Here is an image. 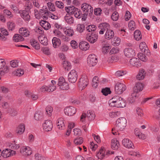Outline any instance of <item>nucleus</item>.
Instances as JSON below:
<instances>
[{"instance_id": "obj_64", "label": "nucleus", "mask_w": 160, "mask_h": 160, "mask_svg": "<svg viewBox=\"0 0 160 160\" xmlns=\"http://www.w3.org/2000/svg\"><path fill=\"white\" fill-rule=\"evenodd\" d=\"M35 159L36 160H44L45 158L43 157L41 155L38 153L36 154L35 155Z\"/></svg>"}, {"instance_id": "obj_35", "label": "nucleus", "mask_w": 160, "mask_h": 160, "mask_svg": "<svg viewBox=\"0 0 160 160\" xmlns=\"http://www.w3.org/2000/svg\"><path fill=\"white\" fill-rule=\"evenodd\" d=\"M10 149H6L2 151V156L4 158L9 157L11 155L10 152Z\"/></svg>"}, {"instance_id": "obj_63", "label": "nucleus", "mask_w": 160, "mask_h": 160, "mask_svg": "<svg viewBox=\"0 0 160 160\" xmlns=\"http://www.w3.org/2000/svg\"><path fill=\"white\" fill-rule=\"evenodd\" d=\"M71 45L72 47L74 49L77 48L78 47L77 43L74 40L71 41Z\"/></svg>"}, {"instance_id": "obj_60", "label": "nucleus", "mask_w": 160, "mask_h": 160, "mask_svg": "<svg viewBox=\"0 0 160 160\" xmlns=\"http://www.w3.org/2000/svg\"><path fill=\"white\" fill-rule=\"evenodd\" d=\"M98 147V145L94 144L93 142H90V148L93 151H95Z\"/></svg>"}, {"instance_id": "obj_61", "label": "nucleus", "mask_w": 160, "mask_h": 160, "mask_svg": "<svg viewBox=\"0 0 160 160\" xmlns=\"http://www.w3.org/2000/svg\"><path fill=\"white\" fill-rule=\"evenodd\" d=\"M134 133L137 136H138V137H140V134H141V135L142 136H143L144 134H142L141 132H140L139 130L137 128H136L134 130Z\"/></svg>"}, {"instance_id": "obj_47", "label": "nucleus", "mask_w": 160, "mask_h": 160, "mask_svg": "<svg viewBox=\"0 0 160 160\" xmlns=\"http://www.w3.org/2000/svg\"><path fill=\"white\" fill-rule=\"evenodd\" d=\"M96 28V26L94 25H89L86 27L87 30L88 32L95 31Z\"/></svg>"}, {"instance_id": "obj_34", "label": "nucleus", "mask_w": 160, "mask_h": 160, "mask_svg": "<svg viewBox=\"0 0 160 160\" xmlns=\"http://www.w3.org/2000/svg\"><path fill=\"white\" fill-rule=\"evenodd\" d=\"M134 36L137 41H139L141 39V33L140 31L136 30L135 31L134 33Z\"/></svg>"}, {"instance_id": "obj_23", "label": "nucleus", "mask_w": 160, "mask_h": 160, "mask_svg": "<svg viewBox=\"0 0 160 160\" xmlns=\"http://www.w3.org/2000/svg\"><path fill=\"white\" fill-rule=\"evenodd\" d=\"M79 47L81 50L83 51H86L89 49V46L88 42L85 41H82L79 43Z\"/></svg>"}, {"instance_id": "obj_22", "label": "nucleus", "mask_w": 160, "mask_h": 160, "mask_svg": "<svg viewBox=\"0 0 160 160\" xmlns=\"http://www.w3.org/2000/svg\"><path fill=\"white\" fill-rule=\"evenodd\" d=\"M114 35V33L113 31L110 29L106 31L104 35V37L105 39L107 40H110L113 38Z\"/></svg>"}, {"instance_id": "obj_26", "label": "nucleus", "mask_w": 160, "mask_h": 160, "mask_svg": "<svg viewBox=\"0 0 160 160\" xmlns=\"http://www.w3.org/2000/svg\"><path fill=\"white\" fill-rule=\"evenodd\" d=\"M144 85L140 82H138L136 83L135 86L133 89L135 92H139L142 90L144 87Z\"/></svg>"}, {"instance_id": "obj_52", "label": "nucleus", "mask_w": 160, "mask_h": 160, "mask_svg": "<svg viewBox=\"0 0 160 160\" xmlns=\"http://www.w3.org/2000/svg\"><path fill=\"white\" fill-rule=\"evenodd\" d=\"M119 15L117 12H114L111 16V18L112 20L114 21H117Z\"/></svg>"}, {"instance_id": "obj_20", "label": "nucleus", "mask_w": 160, "mask_h": 160, "mask_svg": "<svg viewBox=\"0 0 160 160\" xmlns=\"http://www.w3.org/2000/svg\"><path fill=\"white\" fill-rule=\"evenodd\" d=\"M53 32L56 36H57L62 40L64 41L67 40L68 38L67 37H66L65 36L63 35L62 33L60 31L58 30H54L53 31Z\"/></svg>"}, {"instance_id": "obj_51", "label": "nucleus", "mask_w": 160, "mask_h": 160, "mask_svg": "<svg viewBox=\"0 0 160 160\" xmlns=\"http://www.w3.org/2000/svg\"><path fill=\"white\" fill-rule=\"evenodd\" d=\"M52 110V108L51 106H48L46 108V111L48 116H51Z\"/></svg>"}, {"instance_id": "obj_41", "label": "nucleus", "mask_w": 160, "mask_h": 160, "mask_svg": "<svg viewBox=\"0 0 160 160\" xmlns=\"http://www.w3.org/2000/svg\"><path fill=\"white\" fill-rule=\"evenodd\" d=\"M99 78L98 77H94L92 80V86L94 88H96L97 87L98 83V79Z\"/></svg>"}, {"instance_id": "obj_12", "label": "nucleus", "mask_w": 160, "mask_h": 160, "mask_svg": "<svg viewBox=\"0 0 160 160\" xmlns=\"http://www.w3.org/2000/svg\"><path fill=\"white\" fill-rule=\"evenodd\" d=\"M29 11L25 9L19 11L21 16L25 21H28L30 19V16L29 15Z\"/></svg>"}, {"instance_id": "obj_38", "label": "nucleus", "mask_w": 160, "mask_h": 160, "mask_svg": "<svg viewBox=\"0 0 160 160\" xmlns=\"http://www.w3.org/2000/svg\"><path fill=\"white\" fill-rule=\"evenodd\" d=\"M85 27L84 24H80L77 25V26L76 30L77 32L82 33L85 30Z\"/></svg>"}, {"instance_id": "obj_37", "label": "nucleus", "mask_w": 160, "mask_h": 160, "mask_svg": "<svg viewBox=\"0 0 160 160\" xmlns=\"http://www.w3.org/2000/svg\"><path fill=\"white\" fill-rule=\"evenodd\" d=\"M24 73V71L21 68L18 69L16 71H14L13 73L16 76L20 77Z\"/></svg>"}, {"instance_id": "obj_44", "label": "nucleus", "mask_w": 160, "mask_h": 160, "mask_svg": "<svg viewBox=\"0 0 160 160\" xmlns=\"http://www.w3.org/2000/svg\"><path fill=\"white\" fill-rule=\"evenodd\" d=\"M6 62L4 59L2 58L0 59V69L3 68L5 67V68L8 69V67L6 66Z\"/></svg>"}, {"instance_id": "obj_28", "label": "nucleus", "mask_w": 160, "mask_h": 160, "mask_svg": "<svg viewBox=\"0 0 160 160\" xmlns=\"http://www.w3.org/2000/svg\"><path fill=\"white\" fill-rule=\"evenodd\" d=\"M57 125L58 128L59 129H64L65 127L64 119L62 118H59L57 120Z\"/></svg>"}, {"instance_id": "obj_9", "label": "nucleus", "mask_w": 160, "mask_h": 160, "mask_svg": "<svg viewBox=\"0 0 160 160\" xmlns=\"http://www.w3.org/2000/svg\"><path fill=\"white\" fill-rule=\"evenodd\" d=\"M98 28L100 31L99 32L100 34H103L105 31L109 30L110 26L109 24L108 23L103 22L100 23L98 26Z\"/></svg>"}, {"instance_id": "obj_4", "label": "nucleus", "mask_w": 160, "mask_h": 160, "mask_svg": "<svg viewBox=\"0 0 160 160\" xmlns=\"http://www.w3.org/2000/svg\"><path fill=\"white\" fill-rule=\"evenodd\" d=\"M126 88V85L122 83L118 82L115 87V91L116 93L119 94L122 93Z\"/></svg>"}, {"instance_id": "obj_19", "label": "nucleus", "mask_w": 160, "mask_h": 160, "mask_svg": "<svg viewBox=\"0 0 160 160\" xmlns=\"http://www.w3.org/2000/svg\"><path fill=\"white\" fill-rule=\"evenodd\" d=\"M138 92H135L133 89V92L132 93L131 97L128 98V100L130 103H133L138 99Z\"/></svg>"}, {"instance_id": "obj_15", "label": "nucleus", "mask_w": 160, "mask_h": 160, "mask_svg": "<svg viewBox=\"0 0 160 160\" xmlns=\"http://www.w3.org/2000/svg\"><path fill=\"white\" fill-rule=\"evenodd\" d=\"M122 144L126 148L128 149H134V147L132 142L128 138H124L122 140Z\"/></svg>"}, {"instance_id": "obj_49", "label": "nucleus", "mask_w": 160, "mask_h": 160, "mask_svg": "<svg viewBox=\"0 0 160 160\" xmlns=\"http://www.w3.org/2000/svg\"><path fill=\"white\" fill-rule=\"evenodd\" d=\"M60 89L62 90H66L69 88L68 84L67 82L64 83L63 84L58 85Z\"/></svg>"}, {"instance_id": "obj_50", "label": "nucleus", "mask_w": 160, "mask_h": 160, "mask_svg": "<svg viewBox=\"0 0 160 160\" xmlns=\"http://www.w3.org/2000/svg\"><path fill=\"white\" fill-rule=\"evenodd\" d=\"M47 6L50 11L53 12L55 10L54 4L51 2L47 3Z\"/></svg>"}, {"instance_id": "obj_31", "label": "nucleus", "mask_w": 160, "mask_h": 160, "mask_svg": "<svg viewBox=\"0 0 160 160\" xmlns=\"http://www.w3.org/2000/svg\"><path fill=\"white\" fill-rule=\"evenodd\" d=\"M66 22L68 24H72L74 22L73 18L69 14H67L64 17Z\"/></svg>"}, {"instance_id": "obj_55", "label": "nucleus", "mask_w": 160, "mask_h": 160, "mask_svg": "<svg viewBox=\"0 0 160 160\" xmlns=\"http://www.w3.org/2000/svg\"><path fill=\"white\" fill-rule=\"evenodd\" d=\"M146 45L145 42H142L140 44L139 48L142 52H145L146 49Z\"/></svg>"}, {"instance_id": "obj_40", "label": "nucleus", "mask_w": 160, "mask_h": 160, "mask_svg": "<svg viewBox=\"0 0 160 160\" xmlns=\"http://www.w3.org/2000/svg\"><path fill=\"white\" fill-rule=\"evenodd\" d=\"M128 25L130 30L132 31H133L136 28L135 23L134 21L131 20L129 22Z\"/></svg>"}, {"instance_id": "obj_39", "label": "nucleus", "mask_w": 160, "mask_h": 160, "mask_svg": "<svg viewBox=\"0 0 160 160\" xmlns=\"http://www.w3.org/2000/svg\"><path fill=\"white\" fill-rule=\"evenodd\" d=\"M83 142V138L81 137L76 138L73 141L74 143L77 145L82 144Z\"/></svg>"}, {"instance_id": "obj_2", "label": "nucleus", "mask_w": 160, "mask_h": 160, "mask_svg": "<svg viewBox=\"0 0 160 160\" xmlns=\"http://www.w3.org/2000/svg\"><path fill=\"white\" fill-rule=\"evenodd\" d=\"M108 104L111 107L117 108H123L126 105L124 100L119 96H114L109 100Z\"/></svg>"}, {"instance_id": "obj_36", "label": "nucleus", "mask_w": 160, "mask_h": 160, "mask_svg": "<svg viewBox=\"0 0 160 160\" xmlns=\"http://www.w3.org/2000/svg\"><path fill=\"white\" fill-rule=\"evenodd\" d=\"M13 40L15 42H18L24 40V38L20 34H15L13 37Z\"/></svg>"}, {"instance_id": "obj_48", "label": "nucleus", "mask_w": 160, "mask_h": 160, "mask_svg": "<svg viewBox=\"0 0 160 160\" xmlns=\"http://www.w3.org/2000/svg\"><path fill=\"white\" fill-rule=\"evenodd\" d=\"M25 7V9L29 11L32 7V2L29 0L27 1L26 2Z\"/></svg>"}, {"instance_id": "obj_62", "label": "nucleus", "mask_w": 160, "mask_h": 160, "mask_svg": "<svg viewBox=\"0 0 160 160\" xmlns=\"http://www.w3.org/2000/svg\"><path fill=\"white\" fill-rule=\"evenodd\" d=\"M60 49L62 52H66L68 50V48L67 45L63 44L61 46Z\"/></svg>"}, {"instance_id": "obj_24", "label": "nucleus", "mask_w": 160, "mask_h": 160, "mask_svg": "<svg viewBox=\"0 0 160 160\" xmlns=\"http://www.w3.org/2000/svg\"><path fill=\"white\" fill-rule=\"evenodd\" d=\"M130 64L133 66L138 67L139 66L140 63H139V60L137 58H132L129 61Z\"/></svg>"}, {"instance_id": "obj_21", "label": "nucleus", "mask_w": 160, "mask_h": 160, "mask_svg": "<svg viewBox=\"0 0 160 160\" xmlns=\"http://www.w3.org/2000/svg\"><path fill=\"white\" fill-rule=\"evenodd\" d=\"M111 147L113 149H118L120 147L119 142L116 138L113 139L112 140Z\"/></svg>"}, {"instance_id": "obj_58", "label": "nucleus", "mask_w": 160, "mask_h": 160, "mask_svg": "<svg viewBox=\"0 0 160 160\" xmlns=\"http://www.w3.org/2000/svg\"><path fill=\"white\" fill-rule=\"evenodd\" d=\"M131 15L130 12L127 11L126 12L125 15V19L126 21H128L129 20L131 17Z\"/></svg>"}, {"instance_id": "obj_53", "label": "nucleus", "mask_w": 160, "mask_h": 160, "mask_svg": "<svg viewBox=\"0 0 160 160\" xmlns=\"http://www.w3.org/2000/svg\"><path fill=\"white\" fill-rule=\"evenodd\" d=\"M119 33L121 37L124 38H127L128 33H127L124 30L121 29L119 31Z\"/></svg>"}, {"instance_id": "obj_57", "label": "nucleus", "mask_w": 160, "mask_h": 160, "mask_svg": "<svg viewBox=\"0 0 160 160\" xmlns=\"http://www.w3.org/2000/svg\"><path fill=\"white\" fill-rule=\"evenodd\" d=\"M41 51L45 54L48 55L50 54L49 49L48 47H44L42 48Z\"/></svg>"}, {"instance_id": "obj_13", "label": "nucleus", "mask_w": 160, "mask_h": 160, "mask_svg": "<svg viewBox=\"0 0 160 160\" xmlns=\"http://www.w3.org/2000/svg\"><path fill=\"white\" fill-rule=\"evenodd\" d=\"M64 111L65 114L72 116L74 115L76 112V109L72 106H69L64 109Z\"/></svg>"}, {"instance_id": "obj_29", "label": "nucleus", "mask_w": 160, "mask_h": 160, "mask_svg": "<svg viewBox=\"0 0 160 160\" xmlns=\"http://www.w3.org/2000/svg\"><path fill=\"white\" fill-rule=\"evenodd\" d=\"M19 33L23 36L28 37L30 35V32L27 29L22 28L19 29Z\"/></svg>"}, {"instance_id": "obj_32", "label": "nucleus", "mask_w": 160, "mask_h": 160, "mask_svg": "<svg viewBox=\"0 0 160 160\" xmlns=\"http://www.w3.org/2000/svg\"><path fill=\"white\" fill-rule=\"evenodd\" d=\"M31 45L34 48L37 50H39L40 48L39 44L34 39H32L30 41Z\"/></svg>"}, {"instance_id": "obj_25", "label": "nucleus", "mask_w": 160, "mask_h": 160, "mask_svg": "<svg viewBox=\"0 0 160 160\" xmlns=\"http://www.w3.org/2000/svg\"><path fill=\"white\" fill-rule=\"evenodd\" d=\"M39 23L41 26L46 30H48L51 27L50 23L46 20H42L40 21Z\"/></svg>"}, {"instance_id": "obj_46", "label": "nucleus", "mask_w": 160, "mask_h": 160, "mask_svg": "<svg viewBox=\"0 0 160 160\" xmlns=\"http://www.w3.org/2000/svg\"><path fill=\"white\" fill-rule=\"evenodd\" d=\"M101 92L102 94L105 96H107L108 94H110L111 91L110 89L108 88H106L102 89Z\"/></svg>"}, {"instance_id": "obj_17", "label": "nucleus", "mask_w": 160, "mask_h": 160, "mask_svg": "<svg viewBox=\"0 0 160 160\" xmlns=\"http://www.w3.org/2000/svg\"><path fill=\"white\" fill-rule=\"evenodd\" d=\"M106 150L104 147H102L99 151L97 153L96 156L98 159L102 160L106 157L105 153Z\"/></svg>"}, {"instance_id": "obj_1", "label": "nucleus", "mask_w": 160, "mask_h": 160, "mask_svg": "<svg viewBox=\"0 0 160 160\" xmlns=\"http://www.w3.org/2000/svg\"><path fill=\"white\" fill-rule=\"evenodd\" d=\"M65 10L68 13H70L71 14H74L76 18L78 19L81 18L82 21H86L87 14H82V11L79 9L76 8L73 6L65 8Z\"/></svg>"}, {"instance_id": "obj_27", "label": "nucleus", "mask_w": 160, "mask_h": 160, "mask_svg": "<svg viewBox=\"0 0 160 160\" xmlns=\"http://www.w3.org/2000/svg\"><path fill=\"white\" fill-rule=\"evenodd\" d=\"M146 72L143 69L139 70L138 74L136 76V78L140 80L143 79L146 75Z\"/></svg>"}, {"instance_id": "obj_18", "label": "nucleus", "mask_w": 160, "mask_h": 160, "mask_svg": "<svg viewBox=\"0 0 160 160\" xmlns=\"http://www.w3.org/2000/svg\"><path fill=\"white\" fill-rule=\"evenodd\" d=\"M40 16L42 18L45 20H47L48 17H49L51 15V12L48 11V10L41 9L40 10Z\"/></svg>"}, {"instance_id": "obj_33", "label": "nucleus", "mask_w": 160, "mask_h": 160, "mask_svg": "<svg viewBox=\"0 0 160 160\" xmlns=\"http://www.w3.org/2000/svg\"><path fill=\"white\" fill-rule=\"evenodd\" d=\"M25 126L23 124H20L17 127V133L19 134H22L25 131Z\"/></svg>"}, {"instance_id": "obj_54", "label": "nucleus", "mask_w": 160, "mask_h": 160, "mask_svg": "<svg viewBox=\"0 0 160 160\" xmlns=\"http://www.w3.org/2000/svg\"><path fill=\"white\" fill-rule=\"evenodd\" d=\"M42 114L38 112H36L34 115V118L37 120H39L42 119Z\"/></svg>"}, {"instance_id": "obj_6", "label": "nucleus", "mask_w": 160, "mask_h": 160, "mask_svg": "<svg viewBox=\"0 0 160 160\" xmlns=\"http://www.w3.org/2000/svg\"><path fill=\"white\" fill-rule=\"evenodd\" d=\"M88 63L90 67L96 65L98 62L96 56L94 54H91L89 55L87 59Z\"/></svg>"}, {"instance_id": "obj_43", "label": "nucleus", "mask_w": 160, "mask_h": 160, "mask_svg": "<svg viewBox=\"0 0 160 160\" xmlns=\"http://www.w3.org/2000/svg\"><path fill=\"white\" fill-rule=\"evenodd\" d=\"M138 57L143 62H146L148 59L147 57L142 53L140 52L138 53Z\"/></svg>"}, {"instance_id": "obj_45", "label": "nucleus", "mask_w": 160, "mask_h": 160, "mask_svg": "<svg viewBox=\"0 0 160 160\" xmlns=\"http://www.w3.org/2000/svg\"><path fill=\"white\" fill-rule=\"evenodd\" d=\"M7 24L9 31H12L14 29L15 24L14 23L9 22L7 23Z\"/></svg>"}, {"instance_id": "obj_3", "label": "nucleus", "mask_w": 160, "mask_h": 160, "mask_svg": "<svg viewBox=\"0 0 160 160\" xmlns=\"http://www.w3.org/2000/svg\"><path fill=\"white\" fill-rule=\"evenodd\" d=\"M127 123V120L125 118H120L117 121L115 128L120 131H123L126 127Z\"/></svg>"}, {"instance_id": "obj_30", "label": "nucleus", "mask_w": 160, "mask_h": 160, "mask_svg": "<svg viewBox=\"0 0 160 160\" xmlns=\"http://www.w3.org/2000/svg\"><path fill=\"white\" fill-rule=\"evenodd\" d=\"M52 43L53 47L56 48L60 45L61 42L59 39L55 37L52 39Z\"/></svg>"}, {"instance_id": "obj_42", "label": "nucleus", "mask_w": 160, "mask_h": 160, "mask_svg": "<svg viewBox=\"0 0 160 160\" xmlns=\"http://www.w3.org/2000/svg\"><path fill=\"white\" fill-rule=\"evenodd\" d=\"M62 65L65 69L68 70L70 68L71 64L67 61H64L62 63Z\"/></svg>"}, {"instance_id": "obj_59", "label": "nucleus", "mask_w": 160, "mask_h": 160, "mask_svg": "<svg viewBox=\"0 0 160 160\" xmlns=\"http://www.w3.org/2000/svg\"><path fill=\"white\" fill-rule=\"evenodd\" d=\"M102 10L100 8H96L94 9V14L97 16L100 15L101 14Z\"/></svg>"}, {"instance_id": "obj_10", "label": "nucleus", "mask_w": 160, "mask_h": 160, "mask_svg": "<svg viewBox=\"0 0 160 160\" xmlns=\"http://www.w3.org/2000/svg\"><path fill=\"white\" fill-rule=\"evenodd\" d=\"M88 79L86 76H82L79 79L78 85L82 89L85 88L88 84Z\"/></svg>"}, {"instance_id": "obj_11", "label": "nucleus", "mask_w": 160, "mask_h": 160, "mask_svg": "<svg viewBox=\"0 0 160 160\" xmlns=\"http://www.w3.org/2000/svg\"><path fill=\"white\" fill-rule=\"evenodd\" d=\"M123 52L125 56L128 58H132L136 54L135 50L130 48H125Z\"/></svg>"}, {"instance_id": "obj_14", "label": "nucleus", "mask_w": 160, "mask_h": 160, "mask_svg": "<svg viewBox=\"0 0 160 160\" xmlns=\"http://www.w3.org/2000/svg\"><path fill=\"white\" fill-rule=\"evenodd\" d=\"M42 126L43 129L46 131H51L53 127L52 122L49 120H45Z\"/></svg>"}, {"instance_id": "obj_8", "label": "nucleus", "mask_w": 160, "mask_h": 160, "mask_svg": "<svg viewBox=\"0 0 160 160\" xmlns=\"http://www.w3.org/2000/svg\"><path fill=\"white\" fill-rule=\"evenodd\" d=\"M68 79L70 82L74 83L77 81L78 75L76 71L74 70H71L68 74Z\"/></svg>"}, {"instance_id": "obj_16", "label": "nucleus", "mask_w": 160, "mask_h": 160, "mask_svg": "<svg viewBox=\"0 0 160 160\" xmlns=\"http://www.w3.org/2000/svg\"><path fill=\"white\" fill-rule=\"evenodd\" d=\"M98 38V36L97 34L92 33L90 35L88 34L86 38L89 42L93 43L97 41Z\"/></svg>"}, {"instance_id": "obj_56", "label": "nucleus", "mask_w": 160, "mask_h": 160, "mask_svg": "<svg viewBox=\"0 0 160 160\" xmlns=\"http://www.w3.org/2000/svg\"><path fill=\"white\" fill-rule=\"evenodd\" d=\"M118 60V57L116 55L112 56L109 60V62L113 63L117 62Z\"/></svg>"}, {"instance_id": "obj_5", "label": "nucleus", "mask_w": 160, "mask_h": 160, "mask_svg": "<svg viewBox=\"0 0 160 160\" xmlns=\"http://www.w3.org/2000/svg\"><path fill=\"white\" fill-rule=\"evenodd\" d=\"M81 9L84 12V13L87 14L89 16H91L92 14L93 9L91 6L87 3H84L81 6Z\"/></svg>"}, {"instance_id": "obj_7", "label": "nucleus", "mask_w": 160, "mask_h": 160, "mask_svg": "<svg viewBox=\"0 0 160 160\" xmlns=\"http://www.w3.org/2000/svg\"><path fill=\"white\" fill-rule=\"evenodd\" d=\"M86 117L88 118L89 120H91L95 118V115L93 111L90 110L88 111L87 114L84 113L82 114L81 117V121L83 122L84 121V119Z\"/></svg>"}]
</instances>
